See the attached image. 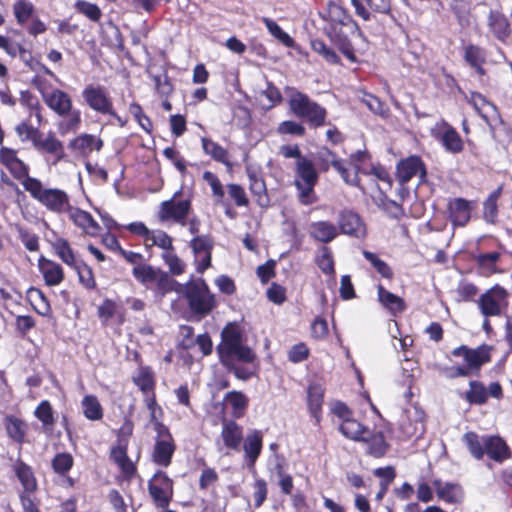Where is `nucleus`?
<instances>
[{
  "instance_id": "7ed1b4c3",
  "label": "nucleus",
  "mask_w": 512,
  "mask_h": 512,
  "mask_svg": "<svg viewBox=\"0 0 512 512\" xmlns=\"http://www.w3.org/2000/svg\"><path fill=\"white\" fill-rule=\"evenodd\" d=\"M287 93L289 109L296 117L305 118L315 128L326 123L327 111L324 107L295 88H288Z\"/></svg>"
},
{
  "instance_id": "338daca9",
  "label": "nucleus",
  "mask_w": 512,
  "mask_h": 512,
  "mask_svg": "<svg viewBox=\"0 0 512 512\" xmlns=\"http://www.w3.org/2000/svg\"><path fill=\"white\" fill-rule=\"evenodd\" d=\"M144 403L146 408L150 412V422L161 420L163 416V410L157 404L155 394L151 393L150 395H146L144 398Z\"/></svg>"
},
{
  "instance_id": "bf43d9fd",
  "label": "nucleus",
  "mask_w": 512,
  "mask_h": 512,
  "mask_svg": "<svg viewBox=\"0 0 512 512\" xmlns=\"http://www.w3.org/2000/svg\"><path fill=\"white\" fill-rule=\"evenodd\" d=\"M312 49L323 56V58L332 64H336L339 62V57L337 54L329 48L322 40L316 39L311 42Z\"/></svg>"
},
{
  "instance_id": "c03bdc74",
  "label": "nucleus",
  "mask_w": 512,
  "mask_h": 512,
  "mask_svg": "<svg viewBox=\"0 0 512 512\" xmlns=\"http://www.w3.org/2000/svg\"><path fill=\"white\" fill-rule=\"evenodd\" d=\"M202 148L207 155H210L216 161L224 164L228 163L227 151L216 142L207 138H202Z\"/></svg>"
},
{
  "instance_id": "1a4fd4ad",
  "label": "nucleus",
  "mask_w": 512,
  "mask_h": 512,
  "mask_svg": "<svg viewBox=\"0 0 512 512\" xmlns=\"http://www.w3.org/2000/svg\"><path fill=\"white\" fill-rule=\"evenodd\" d=\"M318 160L320 162V169L322 171H327L330 165L335 168L345 183L352 186H359V177L358 171L353 170L349 171L343 164L341 160H339L334 153H332L328 149H324L319 151Z\"/></svg>"
},
{
  "instance_id": "72a5a7b5",
  "label": "nucleus",
  "mask_w": 512,
  "mask_h": 512,
  "mask_svg": "<svg viewBox=\"0 0 512 512\" xmlns=\"http://www.w3.org/2000/svg\"><path fill=\"white\" fill-rule=\"evenodd\" d=\"M160 270L149 264L138 263V265L133 267L132 274L138 282L147 285L154 283Z\"/></svg>"
},
{
  "instance_id": "6e6d98bb",
  "label": "nucleus",
  "mask_w": 512,
  "mask_h": 512,
  "mask_svg": "<svg viewBox=\"0 0 512 512\" xmlns=\"http://www.w3.org/2000/svg\"><path fill=\"white\" fill-rule=\"evenodd\" d=\"M277 132L281 135L304 136L306 133V129L299 122L293 120H286L278 125Z\"/></svg>"
},
{
  "instance_id": "20e7f679",
  "label": "nucleus",
  "mask_w": 512,
  "mask_h": 512,
  "mask_svg": "<svg viewBox=\"0 0 512 512\" xmlns=\"http://www.w3.org/2000/svg\"><path fill=\"white\" fill-rule=\"evenodd\" d=\"M295 186L298 189L299 200L304 205L316 202L314 186L318 181V173L314 164L308 158H301L295 163Z\"/></svg>"
},
{
  "instance_id": "f257e3e1",
  "label": "nucleus",
  "mask_w": 512,
  "mask_h": 512,
  "mask_svg": "<svg viewBox=\"0 0 512 512\" xmlns=\"http://www.w3.org/2000/svg\"><path fill=\"white\" fill-rule=\"evenodd\" d=\"M222 342L218 346V352L222 363L234 372L238 379L246 380L251 377V373L245 369H240L232 365L231 361L237 359L242 362L250 363L255 359L253 351L242 345L241 334L235 326L228 325L222 331Z\"/></svg>"
},
{
  "instance_id": "f3484780",
  "label": "nucleus",
  "mask_w": 512,
  "mask_h": 512,
  "mask_svg": "<svg viewBox=\"0 0 512 512\" xmlns=\"http://www.w3.org/2000/svg\"><path fill=\"white\" fill-rule=\"evenodd\" d=\"M221 439L226 448L239 451L243 440L242 427L235 421H224L221 430Z\"/></svg>"
},
{
  "instance_id": "473e14b6",
  "label": "nucleus",
  "mask_w": 512,
  "mask_h": 512,
  "mask_svg": "<svg viewBox=\"0 0 512 512\" xmlns=\"http://www.w3.org/2000/svg\"><path fill=\"white\" fill-rule=\"evenodd\" d=\"M133 382L146 395L153 393L155 382L153 373L148 367L139 368L138 372L133 377Z\"/></svg>"
},
{
  "instance_id": "5fc2aeb1",
  "label": "nucleus",
  "mask_w": 512,
  "mask_h": 512,
  "mask_svg": "<svg viewBox=\"0 0 512 512\" xmlns=\"http://www.w3.org/2000/svg\"><path fill=\"white\" fill-rule=\"evenodd\" d=\"M316 262L318 267L325 274L334 273V261L332 257V253L328 247H322L317 255Z\"/></svg>"
},
{
  "instance_id": "603ef678",
  "label": "nucleus",
  "mask_w": 512,
  "mask_h": 512,
  "mask_svg": "<svg viewBox=\"0 0 512 512\" xmlns=\"http://www.w3.org/2000/svg\"><path fill=\"white\" fill-rule=\"evenodd\" d=\"M162 259L168 266L173 275H180L185 271V263L173 252V250L163 252Z\"/></svg>"
},
{
  "instance_id": "6ab92c4d",
  "label": "nucleus",
  "mask_w": 512,
  "mask_h": 512,
  "mask_svg": "<svg viewBox=\"0 0 512 512\" xmlns=\"http://www.w3.org/2000/svg\"><path fill=\"white\" fill-rule=\"evenodd\" d=\"M339 429L346 438L354 441L368 442L371 438V431L351 417L345 418Z\"/></svg>"
},
{
  "instance_id": "412c9836",
  "label": "nucleus",
  "mask_w": 512,
  "mask_h": 512,
  "mask_svg": "<svg viewBox=\"0 0 512 512\" xmlns=\"http://www.w3.org/2000/svg\"><path fill=\"white\" fill-rule=\"evenodd\" d=\"M68 214L74 224L80 227L86 234L96 236L99 233L100 226L88 212L71 207Z\"/></svg>"
},
{
  "instance_id": "0eeeda50",
  "label": "nucleus",
  "mask_w": 512,
  "mask_h": 512,
  "mask_svg": "<svg viewBox=\"0 0 512 512\" xmlns=\"http://www.w3.org/2000/svg\"><path fill=\"white\" fill-rule=\"evenodd\" d=\"M37 89L45 104L60 117L72 109V99L66 92L58 88L48 90L42 83L37 84Z\"/></svg>"
},
{
  "instance_id": "39448f33",
  "label": "nucleus",
  "mask_w": 512,
  "mask_h": 512,
  "mask_svg": "<svg viewBox=\"0 0 512 512\" xmlns=\"http://www.w3.org/2000/svg\"><path fill=\"white\" fill-rule=\"evenodd\" d=\"M190 309L198 315L205 316L215 306L214 296L202 280L190 281L183 289Z\"/></svg>"
},
{
  "instance_id": "e2e57ef3",
  "label": "nucleus",
  "mask_w": 512,
  "mask_h": 512,
  "mask_svg": "<svg viewBox=\"0 0 512 512\" xmlns=\"http://www.w3.org/2000/svg\"><path fill=\"white\" fill-rule=\"evenodd\" d=\"M76 8L80 13L93 21H98L102 15L101 10L97 5L86 1H78L76 3Z\"/></svg>"
},
{
  "instance_id": "49530a36",
  "label": "nucleus",
  "mask_w": 512,
  "mask_h": 512,
  "mask_svg": "<svg viewBox=\"0 0 512 512\" xmlns=\"http://www.w3.org/2000/svg\"><path fill=\"white\" fill-rule=\"evenodd\" d=\"M149 492L158 507L165 508L168 506L172 490H166L165 487L150 481Z\"/></svg>"
},
{
  "instance_id": "423d86ee",
  "label": "nucleus",
  "mask_w": 512,
  "mask_h": 512,
  "mask_svg": "<svg viewBox=\"0 0 512 512\" xmlns=\"http://www.w3.org/2000/svg\"><path fill=\"white\" fill-rule=\"evenodd\" d=\"M507 291L495 286L486 291L478 300L479 308L485 316H499L508 306Z\"/></svg>"
},
{
  "instance_id": "4d7b16f0",
  "label": "nucleus",
  "mask_w": 512,
  "mask_h": 512,
  "mask_svg": "<svg viewBox=\"0 0 512 512\" xmlns=\"http://www.w3.org/2000/svg\"><path fill=\"white\" fill-rule=\"evenodd\" d=\"M466 398L471 403L482 404L487 400V392L485 387L478 382H470V389L466 394Z\"/></svg>"
},
{
  "instance_id": "e433bc0d",
  "label": "nucleus",
  "mask_w": 512,
  "mask_h": 512,
  "mask_svg": "<svg viewBox=\"0 0 512 512\" xmlns=\"http://www.w3.org/2000/svg\"><path fill=\"white\" fill-rule=\"evenodd\" d=\"M83 413L89 420H100L103 417L101 404L94 395H86L82 400Z\"/></svg>"
},
{
  "instance_id": "0e129e2a",
  "label": "nucleus",
  "mask_w": 512,
  "mask_h": 512,
  "mask_svg": "<svg viewBox=\"0 0 512 512\" xmlns=\"http://www.w3.org/2000/svg\"><path fill=\"white\" fill-rule=\"evenodd\" d=\"M15 131L22 142L31 140L33 144L35 143V139H37L40 133L37 128H34L25 122L18 124L15 127Z\"/></svg>"
},
{
  "instance_id": "5701e85b",
  "label": "nucleus",
  "mask_w": 512,
  "mask_h": 512,
  "mask_svg": "<svg viewBox=\"0 0 512 512\" xmlns=\"http://www.w3.org/2000/svg\"><path fill=\"white\" fill-rule=\"evenodd\" d=\"M310 236L322 243H329L338 235L337 227L328 221L314 222L310 226Z\"/></svg>"
},
{
  "instance_id": "774afa93",
  "label": "nucleus",
  "mask_w": 512,
  "mask_h": 512,
  "mask_svg": "<svg viewBox=\"0 0 512 512\" xmlns=\"http://www.w3.org/2000/svg\"><path fill=\"white\" fill-rule=\"evenodd\" d=\"M489 26L499 38L506 35L508 23L504 17L491 13L489 16Z\"/></svg>"
},
{
  "instance_id": "cd10ccee",
  "label": "nucleus",
  "mask_w": 512,
  "mask_h": 512,
  "mask_svg": "<svg viewBox=\"0 0 512 512\" xmlns=\"http://www.w3.org/2000/svg\"><path fill=\"white\" fill-rule=\"evenodd\" d=\"M175 451L173 440H156L153 450V460L161 466L167 467L171 463Z\"/></svg>"
},
{
  "instance_id": "a878e982",
  "label": "nucleus",
  "mask_w": 512,
  "mask_h": 512,
  "mask_svg": "<svg viewBox=\"0 0 512 512\" xmlns=\"http://www.w3.org/2000/svg\"><path fill=\"white\" fill-rule=\"evenodd\" d=\"M433 485L438 497L446 502L458 503L463 498L462 488L457 484L442 483L440 480H436Z\"/></svg>"
},
{
  "instance_id": "052dcab7",
  "label": "nucleus",
  "mask_w": 512,
  "mask_h": 512,
  "mask_svg": "<svg viewBox=\"0 0 512 512\" xmlns=\"http://www.w3.org/2000/svg\"><path fill=\"white\" fill-rule=\"evenodd\" d=\"M33 5L32 3L26 1V0H18L13 5V11L15 14V17L19 23L26 22L33 13Z\"/></svg>"
},
{
  "instance_id": "4be33fe9",
  "label": "nucleus",
  "mask_w": 512,
  "mask_h": 512,
  "mask_svg": "<svg viewBox=\"0 0 512 512\" xmlns=\"http://www.w3.org/2000/svg\"><path fill=\"white\" fill-rule=\"evenodd\" d=\"M34 147L39 151L54 155L56 160L62 159L64 154L62 142L51 132L48 133L45 138L39 133L37 139H35Z\"/></svg>"
},
{
  "instance_id": "79ce46f5",
  "label": "nucleus",
  "mask_w": 512,
  "mask_h": 512,
  "mask_svg": "<svg viewBox=\"0 0 512 512\" xmlns=\"http://www.w3.org/2000/svg\"><path fill=\"white\" fill-rule=\"evenodd\" d=\"M63 117L65 118L59 123L60 133L76 132L81 124V112L72 108L70 112Z\"/></svg>"
},
{
  "instance_id": "7c9ffc66",
  "label": "nucleus",
  "mask_w": 512,
  "mask_h": 512,
  "mask_svg": "<svg viewBox=\"0 0 512 512\" xmlns=\"http://www.w3.org/2000/svg\"><path fill=\"white\" fill-rule=\"evenodd\" d=\"M330 18L333 22L332 25H341L347 31H356L358 30L357 23L352 19V17L339 5H332L329 10Z\"/></svg>"
},
{
  "instance_id": "de8ad7c7",
  "label": "nucleus",
  "mask_w": 512,
  "mask_h": 512,
  "mask_svg": "<svg viewBox=\"0 0 512 512\" xmlns=\"http://www.w3.org/2000/svg\"><path fill=\"white\" fill-rule=\"evenodd\" d=\"M150 241V244H146L147 246H157L164 250V252L173 250L172 238L162 230H154L150 231V235L148 236L146 242Z\"/></svg>"
},
{
  "instance_id": "a211bd4d",
  "label": "nucleus",
  "mask_w": 512,
  "mask_h": 512,
  "mask_svg": "<svg viewBox=\"0 0 512 512\" xmlns=\"http://www.w3.org/2000/svg\"><path fill=\"white\" fill-rule=\"evenodd\" d=\"M352 32L353 31H347L342 24H336L332 25L329 37L345 57L351 62H355L356 57L348 39V34Z\"/></svg>"
},
{
  "instance_id": "2eb2a0df",
  "label": "nucleus",
  "mask_w": 512,
  "mask_h": 512,
  "mask_svg": "<svg viewBox=\"0 0 512 512\" xmlns=\"http://www.w3.org/2000/svg\"><path fill=\"white\" fill-rule=\"evenodd\" d=\"M338 225L342 233L350 236L360 238L366 234V228L362 220L356 213L351 211H342L340 213Z\"/></svg>"
},
{
  "instance_id": "13d9d810",
  "label": "nucleus",
  "mask_w": 512,
  "mask_h": 512,
  "mask_svg": "<svg viewBox=\"0 0 512 512\" xmlns=\"http://www.w3.org/2000/svg\"><path fill=\"white\" fill-rule=\"evenodd\" d=\"M72 466L73 457L69 453H59L52 461L53 470L58 474H65Z\"/></svg>"
},
{
  "instance_id": "ea45409f",
  "label": "nucleus",
  "mask_w": 512,
  "mask_h": 512,
  "mask_svg": "<svg viewBox=\"0 0 512 512\" xmlns=\"http://www.w3.org/2000/svg\"><path fill=\"white\" fill-rule=\"evenodd\" d=\"M225 401L227 405H230L233 409V415L235 417H241L243 411L247 407L248 399L247 397L238 391H231L226 394Z\"/></svg>"
},
{
  "instance_id": "69168bd1",
  "label": "nucleus",
  "mask_w": 512,
  "mask_h": 512,
  "mask_svg": "<svg viewBox=\"0 0 512 512\" xmlns=\"http://www.w3.org/2000/svg\"><path fill=\"white\" fill-rule=\"evenodd\" d=\"M154 283L157 286V291L161 295L172 291L174 289L175 282L169 277L168 273L160 270Z\"/></svg>"
},
{
  "instance_id": "58836bf2",
  "label": "nucleus",
  "mask_w": 512,
  "mask_h": 512,
  "mask_svg": "<svg viewBox=\"0 0 512 512\" xmlns=\"http://www.w3.org/2000/svg\"><path fill=\"white\" fill-rule=\"evenodd\" d=\"M463 441L466 443L471 455L475 459L480 460L483 458L485 454L483 438L480 439L474 432H467L463 435Z\"/></svg>"
},
{
  "instance_id": "ddd939ff",
  "label": "nucleus",
  "mask_w": 512,
  "mask_h": 512,
  "mask_svg": "<svg viewBox=\"0 0 512 512\" xmlns=\"http://www.w3.org/2000/svg\"><path fill=\"white\" fill-rule=\"evenodd\" d=\"M357 16L364 21H370L372 14L370 10L386 14L391 9V0H351Z\"/></svg>"
},
{
  "instance_id": "09e8293b",
  "label": "nucleus",
  "mask_w": 512,
  "mask_h": 512,
  "mask_svg": "<svg viewBox=\"0 0 512 512\" xmlns=\"http://www.w3.org/2000/svg\"><path fill=\"white\" fill-rule=\"evenodd\" d=\"M15 472L25 490L33 491L36 488V480L29 466L18 463L15 466Z\"/></svg>"
},
{
  "instance_id": "4c0bfd02",
  "label": "nucleus",
  "mask_w": 512,
  "mask_h": 512,
  "mask_svg": "<svg viewBox=\"0 0 512 512\" xmlns=\"http://www.w3.org/2000/svg\"><path fill=\"white\" fill-rule=\"evenodd\" d=\"M111 457L125 474L131 475L134 473L135 467L132 461L127 456L125 446L119 445L113 448L111 450Z\"/></svg>"
},
{
  "instance_id": "a19ab883",
  "label": "nucleus",
  "mask_w": 512,
  "mask_h": 512,
  "mask_svg": "<svg viewBox=\"0 0 512 512\" xmlns=\"http://www.w3.org/2000/svg\"><path fill=\"white\" fill-rule=\"evenodd\" d=\"M442 144L446 150L459 153L463 150V142L460 135L451 127H447L442 135Z\"/></svg>"
},
{
  "instance_id": "f704fd0d",
  "label": "nucleus",
  "mask_w": 512,
  "mask_h": 512,
  "mask_svg": "<svg viewBox=\"0 0 512 512\" xmlns=\"http://www.w3.org/2000/svg\"><path fill=\"white\" fill-rule=\"evenodd\" d=\"M35 417L41 421L45 431H51L54 424L55 418L53 408L49 401H42L34 411Z\"/></svg>"
},
{
  "instance_id": "2f4dec72",
  "label": "nucleus",
  "mask_w": 512,
  "mask_h": 512,
  "mask_svg": "<svg viewBox=\"0 0 512 512\" xmlns=\"http://www.w3.org/2000/svg\"><path fill=\"white\" fill-rule=\"evenodd\" d=\"M324 391L319 385H311L308 389V405L313 417L319 421L323 404Z\"/></svg>"
},
{
  "instance_id": "9b49d317",
  "label": "nucleus",
  "mask_w": 512,
  "mask_h": 512,
  "mask_svg": "<svg viewBox=\"0 0 512 512\" xmlns=\"http://www.w3.org/2000/svg\"><path fill=\"white\" fill-rule=\"evenodd\" d=\"M425 176L424 163L418 156H410L397 165V178L402 184L410 181L413 177H418L422 181Z\"/></svg>"
},
{
  "instance_id": "6e6552de",
  "label": "nucleus",
  "mask_w": 512,
  "mask_h": 512,
  "mask_svg": "<svg viewBox=\"0 0 512 512\" xmlns=\"http://www.w3.org/2000/svg\"><path fill=\"white\" fill-rule=\"evenodd\" d=\"M82 96L92 110L116 117L112 101L108 97L104 87L87 85L82 91Z\"/></svg>"
},
{
  "instance_id": "37998d69",
  "label": "nucleus",
  "mask_w": 512,
  "mask_h": 512,
  "mask_svg": "<svg viewBox=\"0 0 512 512\" xmlns=\"http://www.w3.org/2000/svg\"><path fill=\"white\" fill-rule=\"evenodd\" d=\"M465 59L479 74H483L482 64L485 61L484 51L475 45H468L465 49Z\"/></svg>"
},
{
  "instance_id": "4468645a",
  "label": "nucleus",
  "mask_w": 512,
  "mask_h": 512,
  "mask_svg": "<svg viewBox=\"0 0 512 512\" xmlns=\"http://www.w3.org/2000/svg\"><path fill=\"white\" fill-rule=\"evenodd\" d=\"M466 99L488 125L498 120L496 107L480 93L471 92L469 96L466 95Z\"/></svg>"
},
{
  "instance_id": "680f3d73",
  "label": "nucleus",
  "mask_w": 512,
  "mask_h": 512,
  "mask_svg": "<svg viewBox=\"0 0 512 512\" xmlns=\"http://www.w3.org/2000/svg\"><path fill=\"white\" fill-rule=\"evenodd\" d=\"M371 443L369 446V453L374 457H381L386 452V443L382 434H373L371 432V438L367 443Z\"/></svg>"
},
{
  "instance_id": "c85d7f7f",
  "label": "nucleus",
  "mask_w": 512,
  "mask_h": 512,
  "mask_svg": "<svg viewBox=\"0 0 512 512\" xmlns=\"http://www.w3.org/2000/svg\"><path fill=\"white\" fill-rule=\"evenodd\" d=\"M378 300L394 315L403 312L405 309V303L403 299L387 291L382 285L378 286Z\"/></svg>"
},
{
  "instance_id": "3c124183",
  "label": "nucleus",
  "mask_w": 512,
  "mask_h": 512,
  "mask_svg": "<svg viewBox=\"0 0 512 512\" xmlns=\"http://www.w3.org/2000/svg\"><path fill=\"white\" fill-rule=\"evenodd\" d=\"M362 254L382 277L391 278L393 276L391 268L385 261L381 260L377 254L367 250H364Z\"/></svg>"
},
{
  "instance_id": "c756f323",
  "label": "nucleus",
  "mask_w": 512,
  "mask_h": 512,
  "mask_svg": "<svg viewBox=\"0 0 512 512\" xmlns=\"http://www.w3.org/2000/svg\"><path fill=\"white\" fill-rule=\"evenodd\" d=\"M102 146V140L91 134H81L71 142V147L83 154H89L93 150L99 151Z\"/></svg>"
},
{
  "instance_id": "9d476101",
  "label": "nucleus",
  "mask_w": 512,
  "mask_h": 512,
  "mask_svg": "<svg viewBox=\"0 0 512 512\" xmlns=\"http://www.w3.org/2000/svg\"><path fill=\"white\" fill-rule=\"evenodd\" d=\"M191 208L189 200L175 201L174 198L163 201L159 209V220L162 222L173 220L174 222L185 225V219Z\"/></svg>"
},
{
  "instance_id": "864d4df0",
  "label": "nucleus",
  "mask_w": 512,
  "mask_h": 512,
  "mask_svg": "<svg viewBox=\"0 0 512 512\" xmlns=\"http://www.w3.org/2000/svg\"><path fill=\"white\" fill-rule=\"evenodd\" d=\"M358 97L360 101L364 103L371 112L381 116L385 115L386 108L377 97L367 92H360Z\"/></svg>"
},
{
  "instance_id": "f03ea898",
  "label": "nucleus",
  "mask_w": 512,
  "mask_h": 512,
  "mask_svg": "<svg viewBox=\"0 0 512 512\" xmlns=\"http://www.w3.org/2000/svg\"><path fill=\"white\" fill-rule=\"evenodd\" d=\"M21 183L35 200L53 213H68L72 207L69 196L64 190L45 188L36 178H26Z\"/></svg>"
},
{
  "instance_id": "8fccbe9b",
  "label": "nucleus",
  "mask_w": 512,
  "mask_h": 512,
  "mask_svg": "<svg viewBox=\"0 0 512 512\" xmlns=\"http://www.w3.org/2000/svg\"><path fill=\"white\" fill-rule=\"evenodd\" d=\"M53 248L64 263L72 267L75 266L76 262L73 251L66 240L62 238L57 239L53 243Z\"/></svg>"
},
{
  "instance_id": "a18cd8bd",
  "label": "nucleus",
  "mask_w": 512,
  "mask_h": 512,
  "mask_svg": "<svg viewBox=\"0 0 512 512\" xmlns=\"http://www.w3.org/2000/svg\"><path fill=\"white\" fill-rule=\"evenodd\" d=\"M262 21L264 22L270 34L274 36L279 42H281L286 47L294 46V40L286 32H284L274 20L264 17Z\"/></svg>"
},
{
  "instance_id": "bb28decb",
  "label": "nucleus",
  "mask_w": 512,
  "mask_h": 512,
  "mask_svg": "<svg viewBox=\"0 0 512 512\" xmlns=\"http://www.w3.org/2000/svg\"><path fill=\"white\" fill-rule=\"evenodd\" d=\"M247 175L250 182V190L252 194L257 198V202L261 206L268 204V198L266 194V185L260 174L253 168H247Z\"/></svg>"
},
{
  "instance_id": "dca6fc26",
  "label": "nucleus",
  "mask_w": 512,
  "mask_h": 512,
  "mask_svg": "<svg viewBox=\"0 0 512 512\" xmlns=\"http://www.w3.org/2000/svg\"><path fill=\"white\" fill-rule=\"evenodd\" d=\"M485 453L496 462H503L510 458L511 452L506 442L499 436L483 437Z\"/></svg>"
},
{
  "instance_id": "f8f14e48",
  "label": "nucleus",
  "mask_w": 512,
  "mask_h": 512,
  "mask_svg": "<svg viewBox=\"0 0 512 512\" xmlns=\"http://www.w3.org/2000/svg\"><path fill=\"white\" fill-rule=\"evenodd\" d=\"M454 356H461L467 363V368L471 373L478 372L480 367L490 361L489 351L486 347H478L476 349H469L466 346L455 348L452 352Z\"/></svg>"
},
{
  "instance_id": "c9c22d12",
  "label": "nucleus",
  "mask_w": 512,
  "mask_h": 512,
  "mask_svg": "<svg viewBox=\"0 0 512 512\" xmlns=\"http://www.w3.org/2000/svg\"><path fill=\"white\" fill-rule=\"evenodd\" d=\"M5 427L8 435L15 441L21 443L24 440L27 425L22 420L8 416L5 418Z\"/></svg>"
},
{
  "instance_id": "b1692460",
  "label": "nucleus",
  "mask_w": 512,
  "mask_h": 512,
  "mask_svg": "<svg viewBox=\"0 0 512 512\" xmlns=\"http://www.w3.org/2000/svg\"><path fill=\"white\" fill-rule=\"evenodd\" d=\"M243 450L249 460V466H254L262 450V433L258 430L249 433L244 440Z\"/></svg>"
},
{
  "instance_id": "aec40b11",
  "label": "nucleus",
  "mask_w": 512,
  "mask_h": 512,
  "mask_svg": "<svg viewBox=\"0 0 512 512\" xmlns=\"http://www.w3.org/2000/svg\"><path fill=\"white\" fill-rule=\"evenodd\" d=\"M449 217L454 225L465 226L471 217V202L457 198L449 203Z\"/></svg>"
},
{
  "instance_id": "393cba45",
  "label": "nucleus",
  "mask_w": 512,
  "mask_h": 512,
  "mask_svg": "<svg viewBox=\"0 0 512 512\" xmlns=\"http://www.w3.org/2000/svg\"><path fill=\"white\" fill-rule=\"evenodd\" d=\"M39 268L47 285L56 286L62 282L64 273L59 264L43 258L39 262Z\"/></svg>"
}]
</instances>
